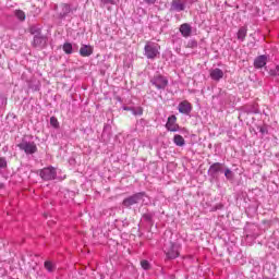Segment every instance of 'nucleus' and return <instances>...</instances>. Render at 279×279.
I'll use <instances>...</instances> for the list:
<instances>
[{
    "label": "nucleus",
    "mask_w": 279,
    "mask_h": 279,
    "mask_svg": "<svg viewBox=\"0 0 279 279\" xmlns=\"http://www.w3.org/2000/svg\"><path fill=\"white\" fill-rule=\"evenodd\" d=\"M145 56L148 60H156L160 53V45L151 41H147L144 47Z\"/></svg>",
    "instance_id": "obj_1"
},
{
    "label": "nucleus",
    "mask_w": 279,
    "mask_h": 279,
    "mask_svg": "<svg viewBox=\"0 0 279 279\" xmlns=\"http://www.w3.org/2000/svg\"><path fill=\"white\" fill-rule=\"evenodd\" d=\"M163 252L169 259L178 258V256H180V248L173 242L166 243Z\"/></svg>",
    "instance_id": "obj_2"
},
{
    "label": "nucleus",
    "mask_w": 279,
    "mask_h": 279,
    "mask_svg": "<svg viewBox=\"0 0 279 279\" xmlns=\"http://www.w3.org/2000/svg\"><path fill=\"white\" fill-rule=\"evenodd\" d=\"M150 82L153 86L158 88V90H165V88L169 86V80L160 74L155 75Z\"/></svg>",
    "instance_id": "obj_3"
},
{
    "label": "nucleus",
    "mask_w": 279,
    "mask_h": 279,
    "mask_svg": "<svg viewBox=\"0 0 279 279\" xmlns=\"http://www.w3.org/2000/svg\"><path fill=\"white\" fill-rule=\"evenodd\" d=\"M17 147L27 155L36 154V151H38V146H36V143L34 142L23 141L17 144Z\"/></svg>",
    "instance_id": "obj_4"
},
{
    "label": "nucleus",
    "mask_w": 279,
    "mask_h": 279,
    "mask_svg": "<svg viewBox=\"0 0 279 279\" xmlns=\"http://www.w3.org/2000/svg\"><path fill=\"white\" fill-rule=\"evenodd\" d=\"M144 195H145V192L133 194L132 196H129L123 199L122 206H124V208H130V206H134V204H138V202L143 199Z\"/></svg>",
    "instance_id": "obj_5"
},
{
    "label": "nucleus",
    "mask_w": 279,
    "mask_h": 279,
    "mask_svg": "<svg viewBox=\"0 0 279 279\" xmlns=\"http://www.w3.org/2000/svg\"><path fill=\"white\" fill-rule=\"evenodd\" d=\"M166 128L169 132H178L180 130V125H178V118L175 116H170L166 123Z\"/></svg>",
    "instance_id": "obj_6"
},
{
    "label": "nucleus",
    "mask_w": 279,
    "mask_h": 279,
    "mask_svg": "<svg viewBox=\"0 0 279 279\" xmlns=\"http://www.w3.org/2000/svg\"><path fill=\"white\" fill-rule=\"evenodd\" d=\"M40 178L43 180H56V169L44 168L43 170H40Z\"/></svg>",
    "instance_id": "obj_7"
},
{
    "label": "nucleus",
    "mask_w": 279,
    "mask_h": 279,
    "mask_svg": "<svg viewBox=\"0 0 279 279\" xmlns=\"http://www.w3.org/2000/svg\"><path fill=\"white\" fill-rule=\"evenodd\" d=\"M178 110L181 112V114H189L191 113V110H193V106L191 102H189V100H184L179 104Z\"/></svg>",
    "instance_id": "obj_8"
},
{
    "label": "nucleus",
    "mask_w": 279,
    "mask_h": 279,
    "mask_svg": "<svg viewBox=\"0 0 279 279\" xmlns=\"http://www.w3.org/2000/svg\"><path fill=\"white\" fill-rule=\"evenodd\" d=\"M209 76L214 82H219L220 80H223V70L216 68L209 71Z\"/></svg>",
    "instance_id": "obj_9"
},
{
    "label": "nucleus",
    "mask_w": 279,
    "mask_h": 279,
    "mask_svg": "<svg viewBox=\"0 0 279 279\" xmlns=\"http://www.w3.org/2000/svg\"><path fill=\"white\" fill-rule=\"evenodd\" d=\"M47 45V37L40 35H35L33 39V47H45Z\"/></svg>",
    "instance_id": "obj_10"
},
{
    "label": "nucleus",
    "mask_w": 279,
    "mask_h": 279,
    "mask_svg": "<svg viewBox=\"0 0 279 279\" xmlns=\"http://www.w3.org/2000/svg\"><path fill=\"white\" fill-rule=\"evenodd\" d=\"M93 46L90 45H83L80 48V56H82V58H89V56H93Z\"/></svg>",
    "instance_id": "obj_11"
},
{
    "label": "nucleus",
    "mask_w": 279,
    "mask_h": 279,
    "mask_svg": "<svg viewBox=\"0 0 279 279\" xmlns=\"http://www.w3.org/2000/svg\"><path fill=\"white\" fill-rule=\"evenodd\" d=\"M192 32H193V28L187 23H184L180 26V33L183 38H189Z\"/></svg>",
    "instance_id": "obj_12"
},
{
    "label": "nucleus",
    "mask_w": 279,
    "mask_h": 279,
    "mask_svg": "<svg viewBox=\"0 0 279 279\" xmlns=\"http://www.w3.org/2000/svg\"><path fill=\"white\" fill-rule=\"evenodd\" d=\"M221 171H223V165L219 162L213 163L209 168V173H211V175H217V173H221Z\"/></svg>",
    "instance_id": "obj_13"
},
{
    "label": "nucleus",
    "mask_w": 279,
    "mask_h": 279,
    "mask_svg": "<svg viewBox=\"0 0 279 279\" xmlns=\"http://www.w3.org/2000/svg\"><path fill=\"white\" fill-rule=\"evenodd\" d=\"M267 64V57L259 56L254 61L255 69H263Z\"/></svg>",
    "instance_id": "obj_14"
},
{
    "label": "nucleus",
    "mask_w": 279,
    "mask_h": 279,
    "mask_svg": "<svg viewBox=\"0 0 279 279\" xmlns=\"http://www.w3.org/2000/svg\"><path fill=\"white\" fill-rule=\"evenodd\" d=\"M171 8L172 10H175V12H183L184 4L182 3V0H173Z\"/></svg>",
    "instance_id": "obj_15"
},
{
    "label": "nucleus",
    "mask_w": 279,
    "mask_h": 279,
    "mask_svg": "<svg viewBox=\"0 0 279 279\" xmlns=\"http://www.w3.org/2000/svg\"><path fill=\"white\" fill-rule=\"evenodd\" d=\"M173 143L177 145V147H184L186 145V141H184V137L182 135H174Z\"/></svg>",
    "instance_id": "obj_16"
},
{
    "label": "nucleus",
    "mask_w": 279,
    "mask_h": 279,
    "mask_svg": "<svg viewBox=\"0 0 279 279\" xmlns=\"http://www.w3.org/2000/svg\"><path fill=\"white\" fill-rule=\"evenodd\" d=\"M246 36H247V27L246 26H242L238 31V40H241L243 43V40H245Z\"/></svg>",
    "instance_id": "obj_17"
},
{
    "label": "nucleus",
    "mask_w": 279,
    "mask_h": 279,
    "mask_svg": "<svg viewBox=\"0 0 279 279\" xmlns=\"http://www.w3.org/2000/svg\"><path fill=\"white\" fill-rule=\"evenodd\" d=\"M44 267H45V269H47V271H56V264H53V262H51V260H46L45 263H44Z\"/></svg>",
    "instance_id": "obj_18"
},
{
    "label": "nucleus",
    "mask_w": 279,
    "mask_h": 279,
    "mask_svg": "<svg viewBox=\"0 0 279 279\" xmlns=\"http://www.w3.org/2000/svg\"><path fill=\"white\" fill-rule=\"evenodd\" d=\"M63 51L68 56H71V53H73V45L71 43L63 44Z\"/></svg>",
    "instance_id": "obj_19"
},
{
    "label": "nucleus",
    "mask_w": 279,
    "mask_h": 279,
    "mask_svg": "<svg viewBox=\"0 0 279 279\" xmlns=\"http://www.w3.org/2000/svg\"><path fill=\"white\" fill-rule=\"evenodd\" d=\"M14 15L19 21H25V19L27 17L23 10H15Z\"/></svg>",
    "instance_id": "obj_20"
},
{
    "label": "nucleus",
    "mask_w": 279,
    "mask_h": 279,
    "mask_svg": "<svg viewBox=\"0 0 279 279\" xmlns=\"http://www.w3.org/2000/svg\"><path fill=\"white\" fill-rule=\"evenodd\" d=\"M29 34H32V36H40V28L36 26H31Z\"/></svg>",
    "instance_id": "obj_21"
},
{
    "label": "nucleus",
    "mask_w": 279,
    "mask_h": 279,
    "mask_svg": "<svg viewBox=\"0 0 279 279\" xmlns=\"http://www.w3.org/2000/svg\"><path fill=\"white\" fill-rule=\"evenodd\" d=\"M50 125L54 128V130H58L60 128V122L58 121V118L51 117L50 118Z\"/></svg>",
    "instance_id": "obj_22"
},
{
    "label": "nucleus",
    "mask_w": 279,
    "mask_h": 279,
    "mask_svg": "<svg viewBox=\"0 0 279 279\" xmlns=\"http://www.w3.org/2000/svg\"><path fill=\"white\" fill-rule=\"evenodd\" d=\"M132 112L134 117H141L143 116V107L132 108Z\"/></svg>",
    "instance_id": "obj_23"
},
{
    "label": "nucleus",
    "mask_w": 279,
    "mask_h": 279,
    "mask_svg": "<svg viewBox=\"0 0 279 279\" xmlns=\"http://www.w3.org/2000/svg\"><path fill=\"white\" fill-rule=\"evenodd\" d=\"M225 177L227 178V180H234V172H232V170L230 169H226Z\"/></svg>",
    "instance_id": "obj_24"
},
{
    "label": "nucleus",
    "mask_w": 279,
    "mask_h": 279,
    "mask_svg": "<svg viewBox=\"0 0 279 279\" xmlns=\"http://www.w3.org/2000/svg\"><path fill=\"white\" fill-rule=\"evenodd\" d=\"M8 167V160L4 157H0V169H5Z\"/></svg>",
    "instance_id": "obj_25"
},
{
    "label": "nucleus",
    "mask_w": 279,
    "mask_h": 279,
    "mask_svg": "<svg viewBox=\"0 0 279 279\" xmlns=\"http://www.w3.org/2000/svg\"><path fill=\"white\" fill-rule=\"evenodd\" d=\"M141 267H143L144 269H149L150 268V265H149V262L148 260H142L141 262Z\"/></svg>",
    "instance_id": "obj_26"
},
{
    "label": "nucleus",
    "mask_w": 279,
    "mask_h": 279,
    "mask_svg": "<svg viewBox=\"0 0 279 279\" xmlns=\"http://www.w3.org/2000/svg\"><path fill=\"white\" fill-rule=\"evenodd\" d=\"M145 3H147L148 5H154V3H156L157 0H144Z\"/></svg>",
    "instance_id": "obj_27"
},
{
    "label": "nucleus",
    "mask_w": 279,
    "mask_h": 279,
    "mask_svg": "<svg viewBox=\"0 0 279 279\" xmlns=\"http://www.w3.org/2000/svg\"><path fill=\"white\" fill-rule=\"evenodd\" d=\"M271 75H279L278 71L275 69V70H270L269 72Z\"/></svg>",
    "instance_id": "obj_28"
},
{
    "label": "nucleus",
    "mask_w": 279,
    "mask_h": 279,
    "mask_svg": "<svg viewBox=\"0 0 279 279\" xmlns=\"http://www.w3.org/2000/svg\"><path fill=\"white\" fill-rule=\"evenodd\" d=\"M132 108H133V107H123V110H125V111H131V112H132Z\"/></svg>",
    "instance_id": "obj_29"
},
{
    "label": "nucleus",
    "mask_w": 279,
    "mask_h": 279,
    "mask_svg": "<svg viewBox=\"0 0 279 279\" xmlns=\"http://www.w3.org/2000/svg\"><path fill=\"white\" fill-rule=\"evenodd\" d=\"M275 70L277 71V73H279V65H277Z\"/></svg>",
    "instance_id": "obj_30"
},
{
    "label": "nucleus",
    "mask_w": 279,
    "mask_h": 279,
    "mask_svg": "<svg viewBox=\"0 0 279 279\" xmlns=\"http://www.w3.org/2000/svg\"><path fill=\"white\" fill-rule=\"evenodd\" d=\"M259 132H262V134H265V130L264 129H260Z\"/></svg>",
    "instance_id": "obj_31"
}]
</instances>
